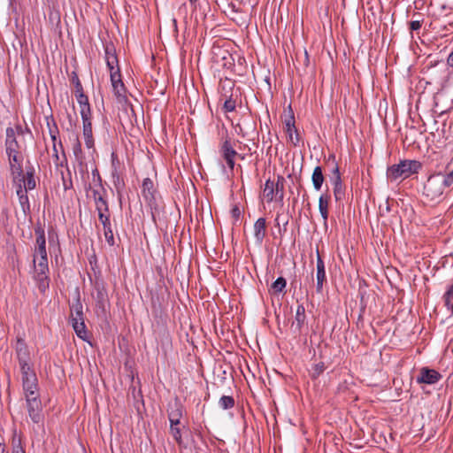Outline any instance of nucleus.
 Here are the masks:
<instances>
[{
  "mask_svg": "<svg viewBox=\"0 0 453 453\" xmlns=\"http://www.w3.org/2000/svg\"><path fill=\"white\" fill-rule=\"evenodd\" d=\"M20 372L29 417L34 422L38 423L41 420L42 403L36 373L32 366H23Z\"/></svg>",
  "mask_w": 453,
  "mask_h": 453,
  "instance_id": "1",
  "label": "nucleus"
},
{
  "mask_svg": "<svg viewBox=\"0 0 453 453\" xmlns=\"http://www.w3.org/2000/svg\"><path fill=\"white\" fill-rule=\"evenodd\" d=\"M36 236L34 250L35 277L39 282V288L44 291L48 288V257L46 250V241L44 230L41 226L35 229Z\"/></svg>",
  "mask_w": 453,
  "mask_h": 453,
  "instance_id": "2",
  "label": "nucleus"
},
{
  "mask_svg": "<svg viewBox=\"0 0 453 453\" xmlns=\"http://www.w3.org/2000/svg\"><path fill=\"white\" fill-rule=\"evenodd\" d=\"M421 165L415 160H404L398 165H394L388 169L387 176L390 180H397L398 179H406L412 173H418Z\"/></svg>",
  "mask_w": 453,
  "mask_h": 453,
  "instance_id": "3",
  "label": "nucleus"
},
{
  "mask_svg": "<svg viewBox=\"0 0 453 453\" xmlns=\"http://www.w3.org/2000/svg\"><path fill=\"white\" fill-rule=\"evenodd\" d=\"M70 311L71 322L73 330L79 338L86 341L88 338V332L84 322L83 306L79 297L71 305Z\"/></svg>",
  "mask_w": 453,
  "mask_h": 453,
  "instance_id": "4",
  "label": "nucleus"
},
{
  "mask_svg": "<svg viewBox=\"0 0 453 453\" xmlns=\"http://www.w3.org/2000/svg\"><path fill=\"white\" fill-rule=\"evenodd\" d=\"M447 187V180H444V175L437 173L428 178L424 186V194L431 200H435L443 194Z\"/></svg>",
  "mask_w": 453,
  "mask_h": 453,
  "instance_id": "5",
  "label": "nucleus"
},
{
  "mask_svg": "<svg viewBox=\"0 0 453 453\" xmlns=\"http://www.w3.org/2000/svg\"><path fill=\"white\" fill-rule=\"evenodd\" d=\"M284 178L277 176V180H267L265 183L262 196L266 203H271L279 196L280 200L283 199Z\"/></svg>",
  "mask_w": 453,
  "mask_h": 453,
  "instance_id": "6",
  "label": "nucleus"
},
{
  "mask_svg": "<svg viewBox=\"0 0 453 453\" xmlns=\"http://www.w3.org/2000/svg\"><path fill=\"white\" fill-rule=\"evenodd\" d=\"M8 157L13 182H21L22 163L24 160L22 152L8 155Z\"/></svg>",
  "mask_w": 453,
  "mask_h": 453,
  "instance_id": "7",
  "label": "nucleus"
},
{
  "mask_svg": "<svg viewBox=\"0 0 453 453\" xmlns=\"http://www.w3.org/2000/svg\"><path fill=\"white\" fill-rule=\"evenodd\" d=\"M330 180L334 185V195L336 201H340L343 195V188H342V183L341 179V174L339 171V166L335 163L334 158H333V167H332V173L330 176Z\"/></svg>",
  "mask_w": 453,
  "mask_h": 453,
  "instance_id": "8",
  "label": "nucleus"
},
{
  "mask_svg": "<svg viewBox=\"0 0 453 453\" xmlns=\"http://www.w3.org/2000/svg\"><path fill=\"white\" fill-rule=\"evenodd\" d=\"M112 90L114 95L118 98L119 103L126 102V88L124 83L121 80V75L119 72H112V74L110 76Z\"/></svg>",
  "mask_w": 453,
  "mask_h": 453,
  "instance_id": "9",
  "label": "nucleus"
},
{
  "mask_svg": "<svg viewBox=\"0 0 453 453\" xmlns=\"http://www.w3.org/2000/svg\"><path fill=\"white\" fill-rule=\"evenodd\" d=\"M6 153L7 155L17 154L22 152V148L15 136L13 128L8 127L6 129Z\"/></svg>",
  "mask_w": 453,
  "mask_h": 453,
  "instance_id": "10",
  "label": "nucleus"
},
{
  "mask_svg": "<svg viewBox=\"0 0 453 453\" xmlns=\"http://www.w3.org/2000/svg\"><path fill=\"white\" fill-rule=\"evenodd\" d=\"M441 378V374L429 368H422L419 372V375L417 378L418 383L434 384Z\"/></svg>",
  "mask_w": 453,
  "mask_h": 453,
  "instance_id": "11",
  "label": "nucleus"
},
{
  "mask_svg": "<svg viewBox=\"0 0 453 453\" xmlns=\"http://www.w3.org/2000/svg\"><path fill=\"white\" fill-rule=\"evenodd\" d=\"M16 352L20 369L23 366H32V365L29 363V353L27 348L25 342L20 339L17 341Z\"/></svg>",
  "mask_w": 453,
  "mask_h": 453,
  "instance_id": "12",
  "label": "nucleus"
},
{
  "mask_svg": "<svg viewBox=\"0 0 453 453\" xmlns=\"http://www.w3.org/2000/svg\"><path fill=\"white\" fill-rule=\"evenodd\" d=\"M220 151L229 168L234 169L236 151L234 150L229 141L223 142Z\"/></svg>",
  "mask_w": 453,
  "mask_h": 453,
  "instance_id": "13",
  "label": "nucleus"
},
{
  "mask_svg": "<svg viewBox=\"0 0 453 453\" xmlns=\"http://www.w3.org/2000/svg\"><path fill=\"white\" fill-rule=\"evenodd\" d=\"M82 124H83V137L85 141V145L88 149H93L94 148V137H93V132H92V123H91V117L82 119Z\"/></svg>",
  "mask_w": 453,
  "mask_h": 453,
  "instance_id": "14",
  "label": "nucleus"
},
{
  "mask_svg": "<svg viewBox=\"0 0 453 453\" xmlns=\"http://www.w3.org/2000/svg\"><path fill=\"white\" fill-rule=\"evenodd\" d=\"M105 60L107 66L110 71V76L112 74V72H119L118 58L115 54L114 48L111 46H107L105 49Z\"/></svg>",
  "mask_w": 453,
  "mask_h": 453,
  "instance_id": "15",
  "label": "nucleus"
},
{
  "mask_svg": "<svg viewBox=\"0 0 453 453\" xmlns=\"http://www.w3.org/2000/svg\"><path fill=\"white\" fill-rule=\"evenodd\" d=\"M316 280H317V284H316L317 291L320 293L323 288V284L326 281V271H325L324 262L319 254L317 257Z\"/></svg>",
  "mask_w": 453,
  "mask_h": 453,
  "instance_id": "16",
  "label": "nucleus"
},
{
  "mask_svg": "<svg viewBox=\"0 0 453 453\" xmlns=\"http://www.w3.org/2000/svg\"><path fill=\"white\" fill-rule=\"evenodd\" d=\"M254 238L257 243H262L266 234V222L264 218H259L254 224Z\"/></svg>",
  "mask_w": 453,
  "mask_h": 453,
  "instance_id": "17",
  "label": "nucleus"
},
{
  "mask_svg": "<svg viewBox=\"0 0 453 453\" xmlns=\"http://www.w3.org/2000/svg\"><path fill=\"white\" fill-rule=\"evenodd\" d=\"M296 321L293 323L292 327H295V331L300 332L302 326L305 322V309L303 305H298L296 311Z\"/></svg>",
  "mask_w": 453,
  "mask_h": 453,
  "instance_id": "18",
  "label": "nucleus"
},
{
  "mask_svg": "<svg viewBox=\"0 0 453 453\" xmlns=\"http://www.w3.org/2000/svg\"><path fill=\"white\" fill-rule=\"evenodd\" d=\"M330 196L328 195H321L319 198V210L323 218L324 223H326L328 219V205Z\"/></svg>",
  "mask_w": 453,
  "mask_h": 453,
  "instance_id": "19",
  "label": "nucleus"
},
{
  "mask_svg": "<svg viewBox=\"0 0 453 453\" xmlns=\"http://www.w3.org/2000/svg\"><path fill=\"white\" fill-rule=\"evenodd\" d=\"M324 180H325V177L323 175L321 167L316 166L314 168L312 175H311V181H312L313 188L317 191H319L321 189Z\"/></svg>",
  "mask_w": 453,
  "mask_h": 453,
  "instance_id": "20",
  "label": "nucleus"
},
{
  "mask_svg": "<svg viewBox=\"0 0 453 453\" xmlns=\"http://www.w3.org/2000/svg\"><path fill=\"white\" fill-rule=\"evenodd\" d=\"M92 192L96 211H106L107 210H109L107 201L105 200L104 195L101 194V192L96 189H94Z\"/></svg>",
  "mask_w": 453,
  "mask_h": 453,
  "instance_id": "21",
  "label": "nucleus"
},
{
  "mask_svg": "<svg viewBox=\"0 0 453 453\" xmlns=\"http://www.w3.org/2000/svg\"><path fill=\"white\" fill-rule=\"evenodd\" d=\"M78 103L81 107V119L90 118L91 111H90V107H89L88 97L86 96H84L83 94H80L78 96Z\"/></svg>",
  "mask_w": 453,
  "mask_h": 453,
  "instance_id": "22",
  "label": "nucleus"
},
{
  "mask_svg": "<svg viewBox=\"0 0 453 453\" xmlns=\"http://www.w3.org/2000/svg\"><path fill=\"white\" fill-rule=\"evenodd\" d=\"M181 417H182L181 407L176 403V404H174L173 407L171 408V411L168 413L170 425H179L180 419Z\"/></svg>",
  "mask_w": 453,
  "mask_h": 453,
  "instance_id": "23",
  "label": "nucleus"
},
{
  "mask_svg": "<svg viewBox=\"0 0 453 453\" xmlns=\"http://www.w3.org/2000/svg\"><path fill=\"white\" fill-rule=\"evenodd\" d=\"M21 178V182L26 188V190H32L36 187V181L32 172H27L26 175L22 172Z\"/></svg>",
  "mask_w": 453,
  "mask_h": 453,
  "instance_id": "24",
  "label": "nucleus"
},
{
  "mask_svg": "<svg viewBox=\"0 0 453 453\" xmlns=\"http://www.w3.org/2000/svg\"><path fill=\"white\" fill-rule=\"evenodd\" d=\"M284 128H291L295 126V117L294 112L289 106L287 111H284V119H283Z\"/></svg>",
  "mask_w": 453,
  "mask_h": 453,
  "instance_id": "25",
  "label": "nucleus"
},
{
  "mask_svg": "<svg viewBox=\"0 0 453 453\" xmlns=\"http://www.w3.org/2000/svg\"><path fill=\"white\" fill-rule=\"evenodd\" d=\"M142 188V194L145 196H152L153 190H154V184L150 179H149V178L144 179Z\"/></svg>",
  "mask_w": 453,
  "mask_h": 453,
  "instance_id": "26",
  "label": "nucleus"
},
{
  "mask_svg": "<svg viewBox=\"0 0 453 453\" xmlns=\"http://www.w3.org/2000/svg\"><path fill=\"white\" fill-rule=\"evenodd\" d=\"M444 301L445 305L451 311V314L453 315V284L446 291L444 295Z\"/></svg>",
  "mask_w": 453,
  "mask_h": 453,
  "instance_id": "27",
  "label": "nucleus"
},
{
  "mask_svg": "<svg viewBox=\"0 0 453 453\" xmlns=\"http://www.w3.org/2000/svg\"><path fill=\"white\" fill-rule=\"evenodd\" d=\"M219 406L224 409H230L234 405V400L232 396L224 395L219 399Z\"/></svg>",
  "mask_w": 453,
  "mask_h": 453,
  "instance_id": "28",
  "label": "nucleus"
},
{
  "mask_svg": "<svg viewBox=\"0 0 453 453\" xmlns=\"http://www.w3.org/2000/svg\"><path fill=\"white\" fill-rule=\"evenodd\" d=\"M286 287V280L283 277H279L272 285V289L275 293L281 292Z\"/></svg>",
  "mask_w": 453,
  "mask_h": 453,
  "instance_id": "29",
  "label": "nucleus"
},
{
  "mask_svg": "<svg viewBox=\"0 0 453 453\" xmlns=\"http://www.w3.org/2000/svg\"><path fill=\"white\" fill-rule=\"evenodd\" d=\"M98 212V219L102 223L104 227H108L111 226L110 223V211L107 210L106 211H97Z\"/></svg>",
  "mask_w": 453,
  "mask_h": 453,
  "instance_id": "30",
  "label": "nucleus"
},
{
  "mask_svg": "<svg viewBox=\"0 0 453 453\" xmlns=\"http://www.w3.org/2000/svg\"><path fill=\"white\" fill-rule=\"evenodd\" d=\"M288 136V139L295 144L296 145V143L298 142V135L296 134V127L293 126V127L288 129V128H284Z\"/></svg>",
  "mask_w": 453,
  "mask_h": 453,
  "instance_id": "31",
  "label": "nucleus"
},
{
  "mask_svg": "<svg viewBox=\"0 0 453 453\" xmlns=\"http://www.w3.org/2000/svg\"><path fill=\"white\" fill-rule=\"evenodd\" d=\"M178 426L179 425H171V434H172L173 437L174 438V440L178 443H180L181 442V434H180V429Z\"/></svg>",
  "mask_w": 453,
  "mask_h": 453,
  "instance_id": "32",
  "label": "nucleus"
},
{
  "mask_svg": "<svg viewBox=\"0 0 453 453\" xmlns=\"http://www.w3.org/2000/svg\"><path fill=\"white\" fill-rule=\"evenodd\" d=\"M73 153L78 160H82V150L81 145L78 138L75 139V144L73 146Z\"/></svg>",
  "mask_w": 453,
  "mask_h": 453,
  "instance_id": "33",
  "label": "nucleus"
},
{
  "mask_svg": "<svg viewBox=\"0 0 453 453\" xmlns=\"http://www.w3.org/2000/svg\"><path fill=\"white\" fill-rule=\"evenodd\" d=\"M104 230L106 242L109 243V245L112 246L114 244V236L111 226L108 227H104Z\"/></svg>",
  "mask_w": 453,
  "mask_h": 453,
  "instance_id": "34",
  "label": "nucleus"
},
{
  "mask_svg": "<svg viewBox=\"0 0 453 453\" xmlns=\"http://www.w3.org/2000/svg\"><path fill=\"white\" fill-rule=\"evenodd\" d=\"M12 453H25L24 449L21 446L19 439H13L12 441Z\"/></svg>",
  "mask_w": 453,
  "mask_h": 453,
  "instance_id": "35",
  "label": "nucleus"
},
{
  "mask_svg": "<svg viewBox=\"0 0 453 453\" xmlns=\"http://www.w3.org/2000/svg\"><path fill=\"white\" fill-rule=\"evenodd\" d=\"M19 201L24 211L26 209L29 208V201L27 194L19 196Z\"/></svg>",
  "mask_w": 453,
  "mask_h": 453,
  "instance_id": "36",
  "label": "nucleus"
},
{
  "mask_svg": "<svg viewBox=\"0 0 453 453\" xmlns=\"http://www.w3.org/2000/svg\"><path fill=\"white\" fill-rule=\"evenodd\" d=\"M224 109L226 112L233 111L235 109V101L231 98L226 100L224 103Z\"/></svg>",
  "mask_w": 453,
  "mask_h": 453,
  "instance_id": "37",
  "label": "nucleus"
},
{
  "mask_svg": "<svg viewBox=\"0 0 453 453\" xmlns=\"http://www.w3.org/2000/svg\"><path fill=\"white\" fill-rule=\"evenodd\" d=\"M14 184L16 185V193L18 196L27 194V190H26V188L24 187L22 182L18 181L14 182Z\"/></svg>",
  "mask_w": 453,
  "mask_h": 453,
  "instance_id": "38",
  "label": "nucleus"
},
{
  "mask_svg": "<svg viewBox=\"0 0 453 453\" xmlns=\"http://www.w3.org/2000/svg\"><path fill=\"white\" fill-rule=\"evenodd\" d=\"M231 215L234 220H238L241 216V210L238 206H234L231 210Z\"/></svg>",
  "mask_w": 453,
  "mask_h": 453,
  "instance_id": "39",
  "label": "nucleus"
},
{
  "mask_svg": "<svg viewBox=\"0 0 453 453\" xmlns=\"http://www.w3.org/2000/svg\"><path fill=\"white\" fill-rule=\"evenodd\" d=\"M313 370H314L313 376L314 377L319 376L324 371V364L323 363L317 364L314 366Z\"/></svg>",
  "mask_w": 453,
  "mask_h": 453,
  "instance_id": "40",
  "label": "nucleus"
},
{
  "mask_svg": "<svg viewBox=\"0 0 453 453\" xmlns=\"http://www.w3.org/2000/svg\"><path fill=\"white\" fill-rule=\"evenodd\" d=\"M421 27V22L418 20L411 21L410 24V28L411 30H418Z\"/></svg>",
  "mask_w": 453,
  "mask_h": 453,
  "instance_id": "41",
  "label": "nucleus"
},
{
  "mask_svg": "<svg viewBox=\"0 0 453 453\" xmlns=\"http://www.w3.org/2000/svg\"><path fill=\"white\" fill-rule=\"evenodd\" d=\"M444 180H447L448 187L453 183V170L447 175H444Z\"/></svg>",
  "mask_w": 453,
  "mask_h": 453,
  "instance_id": "42",
  "label": "nucleus"
},
{
  "mask_svg": "<svg viewBox=\"0 0 453 453\" xmlns=\"http://www.w3.org/2000/svg\"><path fill=\"white\" fill-rule=\"evenodd\" d=\"M447 62L449 66L453 67V51L449 54Z\"/></svg>",
  "mask_w": 453,
  "mask_h": 453,
  "instance_id": "43",
  "label": "nucleus"
},
{
  "mask_svg": "<svg viewBox=\"0 0 453 453\" xmlns=\"http://www.w3.org/2000/svg\"><path fill=\"white\" fill-rule=\"evenodd\" d=\"M99 309L101 310L102 313L105 312V308L104 303H99Z\"/></svg>",
  "mask_w": 453,
  "mask_h": 453,
  "instance_id": "44",
  "label": "nucleus"
},
{
  "mask_svg": "<svg viewBox=\"0 0 453 453\" xmlns=\"http://www.w3.org/2000/svg\"><path fill=\"white\" fill-rule=\"evenodd\" d=\"M189 1H190V3H195V2H196L197 0H189Z\"/></svg>",
  "mask_w": 453,
  "mask_h": 453,
  "instance_id": "45",
  "label": "nucleus"
}]
</instances>
